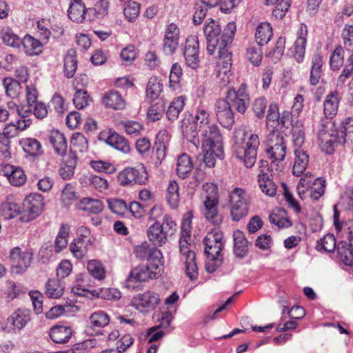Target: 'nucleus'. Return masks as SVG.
Segmentation results:
<instances>
[{"label":"nucleus","mask_w":353,"mask_h":353,"mask_svg":"<svg viewBox=\"0 0 353 353\" xmlns=\"http://www.w3.org/2000/svg\"><path fill=\"white\" fill-rule=\"evenodd\" d=\"M236 31L234 23H229L224 33L220 39H217L221 33V28L218 21L210 19L205 26L203 32L207 38V52L212 55L217 50V77L225 83L230 82L232 54L230 50V44Z\"/></svg>","instance_id":"f257e3e1"},{"label":"nucleus","mask_w":353,"mask_h":353,"mask_svg":"<svg viewBox=\"0 0 353 353\" xmlns=\"http://www.w3.org/2000/svg\"><path fill=\"white\" fill-rule=\"evenodd\" d=\"M202 214L205 220L214 226H219L223 221V215L219 206L220 196L218 186L213 183H205L202 187Z\"/></svg>","instance_id":"f03ea898"},{"label":"nucleus","mask_w":353,"mask_h":353,"mask_svg":"<svg viewBox=\"0 0 353 353\" xmlns=\"http://www.w3.org/2000/svg\"><path fill=\"white\" fill-rule=\"evenodd\" d=\"M259 145V137L256 134L245 131L243 137L235 141L234 151L247 168H252L256 162Z\"/></svg>","instance_id":"7ed1b4c3"},{"label":"nucleus","mask_w":353,"mask_h":353,"mask_svg":"<svg viewBox=\"0 0 353 353\" xmlns=\"http://www.w3.org/2000/svg\"><path fill=\"white\" fill-rule=\"evenodd\" d=\"M194 119L195 121L193 124L190 126H185L183 129V132L187 137L192 139V141L198 138L199 134L201 136L211 134L214 137L217 132H220L216 125H210V114L205 105H200L197 108ZM197 141H199V139H197Z\"/></svg>","instance_id":"20e7f679"},{"label":"nucleus","mask_w":353,"mask_h":353,"mask_svg":"<svg viewBox=\"0 0 353 353\" xmlns=\"http://www.w3.org/2000/svg\"><path fill=\"white\" fill-rule=\"evenodd\" d=\"M325 179L323 178L314 179L312 172H307L300 179L296 186V192L301 200L316 201L325 194Z\"/></svg>","instance_id":"39448f33"},{"label":"nucleus","mask_w":353,"mask_h":353,"mask_svg":"<svg viewBox=\"0 0 353 353\" xmlns=\"http://www.w3.org/2000/svg\"><path fill=\"white\" fill-rule=\"evenodd\" d=\"M163 263H146L131 269L125 280L126 287L135 289L141 283L157 279L161 276Z\"/></svg>","instance_id":"423d86ee"},{"label":"nucleus","mask_w":353,"mask_h":353,"mask_svg":"<svg viewBox=\"0 0 353 353\" xmlns=\"http://www.w3.org/2000/svg\"><path fill=\"white\" fill-rule=\"evenodd\" d=\"M228 203L232 221H239L248 216L250 201L245 189L242 188L232 189L229 193Z\"/></svg>","instance_id":"0eeeda50"},{"label":"nucleus","mask_w":353,"mask_h":353,"mask_svg":"<svg viewBox=\"0 0 353 353\" xmlns=\"http://www.w3.org/2000/svg\"><path fill=\"white\" fill-rule=\"evenodd\" d=\"M265 152L269 158L274 159L271 163V170L274 171V168L279 172L283 170V165H279L277 161H283L286 153V145L284 137L279 131H273L269 134L266 141Z\"/></svg>","instance_id":"6e6552de"},{"label":"nucleus","mask_w":353,"mask_h":353,"mask_svg":"<svg viewBox=\"0 0 353 353\" xmlns=\"http://www.w3.org/2000/svg\"><path fill=\"white\" fill-rule=\"evenodd\" d=\"M191 234H181L179 240L181 261L185 265L186 275L194 280L198 276V268L196 263V254L190 249Z\"/></svg>","instance_id":"1a4fd4ad"},{"label":"nucleus","mask_w":353,"mask_h":353,"mask_svg":"<svg viewBox=\"0 0 353 353\" xmlns=\"http://www.w3.org/2000/svg\"><path fill=\"white\" fill-rule=\"evenodd\" d=\"M318 141L322 150L331 154L337 143H343L338 136V131L332 121H326L321 124L318 132Z\"/></svg>","instance_id":"9d476101"},{"label":"nucleus","mask_w":353,"mask_h":353,"mask_svg":"<svg viewBox=\"0 0 353 353\" xmlns=\"http://www.w3.org/2000/svg\"><path fill=\"white\" fill-rule=\"evenodd\" d=\"M224 99L229 103L231 108L232 107L238 113L244 114L250 101L247 85L243 83L237 90L229 89Z\"/></svg>","instance_id":"9b49d317"},{"label":"nucleus","mask_w":353,"mask_h":353,"mask_svg":"<svg viewBox=\"0 0 353 353\" xmlns=\"http://www.w3.org/2000/svg\"><path fill=\"white\" fill-rule=\"evenodd\" d=\"M30 311L19 308L14 311L3 323L2 330L7 333H17L30 321Z\"/></svg>","instance_id":"f8f14e48"},{"label":"nucleus","mask_w":353,"mask_h":353,"mask_svg":"<svg viewBox=\"0 0 353 353\" xmlns=\"http://www.w3.org/2000/svg\"><path fill=\"white\" fill-rule=\"evenodd\" d=\"M160 301L158 293L146 290L134 296L131 300V305L141 312H149L154 310Z\"/></svg>","instance_id":"ddd939ff"},{"label":"nucleus","mask_w":353,"mask_h":353,"mask_svg":"<svg viewBox=\"0 0 353 353\" xmlns=\"http://www.w3.org/2000/svg\"><path fill=\"white\" fill-rule=\"evenodd\" d=\"M9 260L12 263V268L17 273H22L30 265L32 253L29 250H23L20 247L16 246L9 252Z\"/></svg>","instance_id":"4468645a"},{"label":"nucleus","mask_w":353,"mask_h":353,"mask_svg":"<svg viewBox=\"0 0 353 353\" xmlns=\"http://www.w3.org/2000/svg\"><path fill=\"white\" fill-rule=\"evenodd\" d=\"M199 41L196 35L189 36L185 41L183 56L185 64L189 68L196 70L200 63L199 59Z\"/></svg>","instance_id":"2eb2a0df"},{"label":"nucleus","mask_w":353,"mask_h":353,"mask_svg":"<svg viewBox=\"0 0 353 353\" xmlns=\"http://www.w3.org/2000/svg\"><path fill=\"white\" fill-rule=\"evenodd\" d=\"M23 205L24 210L28 213L27 221L33 220L41 214L44 210V197L38 193H31L25 197Z\"/></svg>","instance_id":"dca6fc26"},{"label":"nucleus","mask_w":353,"mask_h":353,"mask_svg":"<svg viewBox=\"0 0 353 353\" xmlns=\"http://www.w3.org/2000/svg\"><path fill=\"white\" fill-rule=\"evenodd\" d=\"M223 234L220 231L210 232L204 239L207 257L219 258L223 248Z\"/></svg>","instance_id":"f3484780"},{"label":"nucleus","mask_w":353,"mask_h":353,"mask_svg":"<svg viewBox=\"0 0 353 353\" xmlns=\"http://www.w3.org/2000/svg\"><path fill=\"white\" fill-rule=\"evenodd\" d=\"M214 112L217 121L223 127L230 128L234 123V112L224 99H219L216 101Z\"/></svg>","instance_id":"a211bd4d"},{"label":"nucleus","mask_w":353,"mask_h":353,"mask_svg":"<svg viewBox=\"0 0 353 353\" xmlns=\"http://www.w3.org/2000/svg\"><path fill=\"white\" fill-rule=\"evenodd\" d=\"M79 181L83 187L101 194H105L110 189L108 179L94 174H83Z\"/></svg>","instance_id":"6ab92c4d"},{"label":"nucleus","mask_w":353,"mask_h":353,"mask_svg":"<svg viewBox=\"0 0 353 353\" xmlns=\"http://www.w3.org/2000/svg\"><path fill=\"white\" fill-rule=\"evenodd\" d=\"M134 254L139 259H146V263H163L161 250L151 247L147 242L137 245L134 249Z\"/></svg>","instance_id":"aec40b11"},{"label":"nucleus","mask_w":353,"mask_h":353,"mask_svg":"<svg viewBox=\"0 0 353 353\" xmlns=\"http://www.w3.org/2000/svg\"><path fill=\"white\" fill-rule=\"evenodd\" d=\"M180 30L174 23H170L165 29L163 39V50L168 54H173L179 43Z\"/></svg>","instance_id":"412c9836"},{"label":"nucleus","mask_w":353,"mask_h":353,"mask_svg":"<svg viewBox=\"0 0 353 353\" xmlns=\"http://www.w3.org/2000/svg\"><path fill=\"white\" fill-rule=\"evenodd\" d=\"M2 172L3 175L7 178L8 182L12 186L21 187L27 181L26 174L20 167L6 164L3 166Z\"/></svg>","instance_id":"4be33fe9"},{"label":"nucleus","mask_w":353,"mask_h":353,"mask_svg":"<svg viewBox=\"0 0 353 353\" xmlns=\"http://www.w3.org/2000/svg\"><path fill=\"white\" fill-rule=\"evenodd\" d=\"M101 103L106 108L114 110H122L126 107V101L117 90H110L101 97Z\"/></svg>","instance_id":"5701e85b"},{"label":"nucleus","mask_w":353,"mask_h":353,"mask_svg":"<svg viewBox=\"0 0 353 353\" xmlns=\"http://www.w3.org/2000/svg\"><path fill=\"white\" fill-rule=\"evenodd\" d=\"M62 157L59 164V174L64 180L70 179L74 174V170L77 164V157L70 152Z\"/></svg>","instance_id":"b1692460"},{"label":"nucleus","mask_w":353,"mask_h":353,"mask_svg":"<svg viewBox=\"0 0 353 353\" xmlns=\"http://www.w3.org/2000/svg\"><path fill=\"white\" fill-rule=\"evenodd\" d=\"M202 141V152L205 153L207 150L210 154L222 156L223 154L222 138L220 132H217L216 137L211 134L206 136H201Z\"/></svg>","instance_id":"393cba45"},{"label":"nucleus","mask_w":353,"mask_h":353,"mask_svg":"<svg viewBox=\"0 0 353 353\" xmlns=\"http://www.w3.org/2000/svg\"><path fill=\"white\" fill-rule=\"evenodd\" d=\"M168 234L164 230L163 225L159 221H155L147 230L148 240L154 245L162 246L167 240Z\"/></svg>","instance_id":"a878e982"},{"label":"nucleus","mask_w":353,"mask_h":353,"mask_svg":"<svg viewBox=\"0 0 353 353\" xmlns=\"http://www.w3.org/2000/svg\"><path fill=\"white\" fill-rule=\"evenodd\" d=\"M339 102L340 94L337 90L332 91L326 96L323 103V112L328 121H332L336 115Z\"/></svg>","instance_id":"bb28decb"},{"label":"nucleus","mask_w":353,"mask_h":353,"mask_svg":"<svg viewBox=\"0 0 353 353\" xmlns=\"http://www.w3.org/2000/svg\"><path fill=\"white\" fill-rule=\"evenodd\" d=\"M73 334L71 327L63 325H56L52 327L49 332L51 340L56 343H65L69 341Z\"/></svg>","instance_id":"cd10ccee"},{"label":"nucleus","mask_w":353,"mask_h":353,"mask_svg":"<svg viewBox=\"0 0 353 353\" xmlns=\"http://www.w3.org/2000/svg\"><path fill=\"white\" fill-rule=\"evenodd\" d=\"M307 28L305 24H301L299 30V36L294 43V57L301 63L303 61L307 42Z\"/></svg>","instance_id":"c85d7f7f"},{"label":"nucleus","mask_w":353,"mask_h":353,"mask_svg":"<svg viewBox=\"0 0 353 353\" xmlns=\"http://www.w3.org/2000/svg\"><path fill=\"white\" fill-rule=\"evenodd\" d=\"M334 224L337 235L341 237H347L349 241L353 239V219H350L346 221H341L339 219V212L335 210Z\"/></svg>","instance_id":"c756f323"},{"label":"nucleus","mask_w":353,"mask_h":353,"mask_svg":"<svg viewBox=\"0 0 353 353\" xmlns=\"http://www.w3.org/2000/svg\"><path fill=\"white\" fill-rule=\"evenodd\" d=\"M269 220L279 229L289 228L292 225L288 212L282 208L274 210L269 216Z\"/></svg>","instance_id":"7c9ffc66"},{"label":"nucleus","mask_w":353,"mask_h":353,"mask_svg":"<svg viewBox=\"0 0 353 353\" xmlns=\"http://www.w3.org/2000/svg\"><path fill=\"white\" fill-rule=\"evenodd\" d=\"M105 141L108 144L120 150L123 153L128 154L131 151L129 141L125 137L114 131H109Z\"/></svg>","instance_id":"2f4dec72"},{"label":"nucleus","mask_w":353,"mask_h":353,"mask_svg":"<svg viewBox=\"0 0 353 353\" xmlns=\"http://www.w3.org/2000/svg\"><path fill=\"white\" fill-rule=\"evenodd\" d=\"M257 182L261 192L265 195L271 197L276 196L277 186L268 173L261 170L258 174Z\"/></svg>","instance_id":"473e14b6"},{"label":"nucleus","mask_w":353,"mask_h":353,"mask_svg":"<svg viewBox=\"0 0 353 353\" xmlns=\"http://www.w3.org/2000/svg\"><path fill=\"white\" fill-rule=\"evenodd\" d=\"M48 140L52 145L55 152L59 155L67 154V141L63 133L57 130H52L48 134Z\"/></svg>","instance_id":"72a5a7b5"},{"label":"nucleus","mask_w":353,"mask_h":353,"mask_svg":"<svg viewBox=\"0 0 353 353\" xmlns=\"http://www.w3.org/2000/svg\"><path fill=\"white\" fill-rule=\"evenodd\" d=\"M21 212L20 205L12 198H7L0 205V216L4 219H12L17 217Z\"/></svg>","instance_id":"f704fd0d"},{"label":"nucleus","mask_w":353,"mask_h":353,"mask_svg":"<svg viewBox=\"0 0 353 353\" xmlns=\"http://www.w3.org/2000/svg\"><path fill=\"white\" fill-rule=\"evenodd\" d=\"M21 43L25 53L28 56H37L43 52V46L41 41L30 34H26Z\"/></svg>","instance_id":"c9c22d12"},{"label":"nucleus","mask_w":353,"mask_h":353,"mask_svg":"<svg viewBox=\"0 0 353 353\" xmlns=\"http://www.w3.org/2000/svg\"><path fill=\"white\" fill-rule=\"evenodd\" d=\"M85 5L82 0H72L68 10L69 18L77 23H81L85 19L86 12Z\"/></svg>","instance_id":"e433bc0d"},{"label":"nucleus","mask_w":353,"mask_h":353,"mask_svg":"<svg viewBox=\"0 0 353 353\" xmlns=\"http://www.w3.org/2000/svg\"><path fill=\"white\" fill-rule=\"evenodd\" d=\"M165 198L171 209L179 208L180 203L179 185L176 181H170L166 190Z\"/></svg>","instance_id":"4c0bfd02"},{"label":"nucleus","mask_w":353,"mask_h":353,"mask_svg":"<svg viewBox=\"0 0 353 353\" xmlns=\"http://www.w3.org/2000/svg\"><path fill=\"white\" fill-rule=\"evenodd\" d=\"M273 36V29L270 23L262 22L258 25L255 32V39L259 46L267 44Z\"/></svg>","instance_id":"58836bf2"},{"label":"nucleus","mask_w":353,"mask_h":353,"mask_svg":"<svg viewBox=\"0 0 353 353\" xmlns=\"http://www.w3.org/2000/svg\"><path fill=\"white\" fill-rule=\"evenodd\" d=\"M79 208L88 213L97 214L103 210L104 205L100 199L85 197L80 200Z\"/></svg>","instance_id":"ea45409f"},{"label":"nucleus","mask_w":353,"mask_h":353,"mask_svg":"<svg viewBox=\"0 0 353 353\" xmlns=\"http://www.w3.org/2000/svg\"><path fill=\"white\" fill-rule=\"evenodd\" d=\"M117 128L123 129L130 137L140 136L144 131V126L141 123L129 119L120 121L117 124Z\"/></svg>","instance_id":"a19ab883"},{"label":"nucleus","mask_w":353,"mask_h":353,"mask_svg":"<svg viewBox=\"0 0 353 353\" xmlns=\"http://www.w3.org/2000/svg\"><path fill=\"white\" fill-rule=\"evenodd\" d=\"M234 252L239 257H243L248 252V241L241 230H235L233 233Z\"/></svg>","instance_id":"79ce46f5"},{"label":"nucleus","mask_w":353,"mask_h":353,"mask_svg":"<svg viewBox=\"0 0 353 353\" xmlns=\"http://www.w3.org/2000/svg\"><path fill=\"white\" fill-rule=\"evenodd\" d=\"M193 170V163L191 157L187 154H181L177 160L176 174L182 178H187Z\"/></svg>","instance_id":"37998d69"},{"label":"nucleus","mask_w":353,"mask_h":353,"mask_svg":"<svg viewBox=\"0 0 353 353\" xmlns=\"http://www.w3.org/2000/svg\"><path fill=\"white\" fill-rule=\"evenodd\" d=\"M64 291L65 287L60 279L53 278L48 280L45 287V293L48 297L59 299L63 296Z\"/></svg>","instance_id":"c03bdc74"},{"label":"nucleus","mask_w":353,"mask_h":353,"mask_svg":"<svg viewBox=\"0 0 353 353\" xmlns=\"http://www.w3.org/2000/svg\"><path fill=\"white\" fill-rule=\"evenodd\" d=\"M312 68L310 71V82L312 85H317L322 77L323 57L319 54H316L312 57Z\"/></svg>","instance_id":"a18cd8bd"},{"label":"nucleus","mask_w":353,"mask_h":353,"mask_svg":"<svg viewBox=\"0 0 353 353\" xmlns=\"http://www.w3.org/2000/svg\"><path fill=\"white\" fill-rule=\"evenodd\" d=\"M6 94L11 99H17L21 92V83L12 77H5L2 81Z\"/></svg>","instance_id":"49530a36"},{"label":"nucleus","mask_w":353,"mask_h":353,"mask_svg":"<svg viewBox=\"0 0 353 353\" xmlns=\"http://www.w3.org/2000/svg\"><path fill=\"white\" fill-rule=\"evenodd\" d=\"M163 90L162 79L156 76L150 77L146 87V97L151 100L159 99Z\"/></svg>","instance_id":"de8ad7c7"},{"label":"nucleus","mask_w":353,"mask_h":353,"mask_svg":"<svg viewBox=\"0 0 353 353\" xmlns=\"http://www.w3.org/2000/svg\"><path fill=\"white\" fill-rule=\"evenodd\" d=\"M77 63L75 51L68 50L63 59V72L67 78L74 77L77 69Z\"/></svg>","instance_id":"09e8293b"},{"label":"nucleus","mask_w":353,"mask_h":353,"mask_svg":"<svg viewBox=\"0 0 353 353\" xmlns=\"http://www.w3.org/2000/svg\"><path fill=\"white\" fill-rule=\"evenodd\" d=\"M295 161L292 168V173L296 176L303 174L308 164V156L303 150L295 151Z\"/></svg>","instance_id":"8fccbe9b"},{"label":"nucleus","mask_w":353,"mask_h":353,"mask_svg":"<svg viewBox=\"0 0 353 353\" xmlns=\"http://www.w3.org/2000/svg\"><path fill=\"white\" fill-rule=\"evenodd\" d=\"M89 165L94 171L98 173L112 175L117 172L116 165L109 161L92 160L90 161Z\"/></svg>","instance_id":"3c124183"},{"label":"nucleus","mask_w":353,"mask_h":353,"mask_svg":"<svg viewBox=\"0 0 353 353\" xmlns=\"http://www.w3.org/2000/svg\"><path fill=\"white\" fill-rule=\"evenodd\" d=\"M183 75L181 66L175 63L172 65L169 76V88L172 91L180 90L181 88V79Z\"/></svg>","instance_id":"603ef678"},{"label":"nucleus","mask_w":353,"mask_h":353,"mask_svg":"<svg viewBox=\"0 0 353 353\" xmlns=\"http://www.w3.org/2000/svg\"><path fill=\"white\" fill-rule=\"evenodd\" d=\"M20 145L23 150L30 155L37 156L42 153L40 142L36 139L24 138L20 141Z\"/></svg>","instance_id":"864d4df0"},{"label":"nucleus","mask_w":353,"mask_h":353,"mask_svg":"<svg viewBox=\"0 0 353 353\" xmlns=\"http://www.w3.org/2000/svg\"><path fill=\"white\" fill-rule=\"evenodd\" d=\"M345 50L342 46L335 47L330 59V66L333 71L339 70L344 63Z\"/></svg>","instance_id":"5fc2aeb1"},{"label":"nucleus","mask_w":353,"mask_h":353,"mask_svg":"<svg viewBox=\"0 0 353 353\" xmlns=\"http://www.w3.org/2000/svg\"><path fill=\"white\" fill-rule=\"evenodd\" d=\"M165 110V103L163 99H159L152 103L147 112V118L152 122L159 120Z\"/></svg>","instance_id":"6e6d98bb"},{"label":"nucleus","mask_w":353,"mask_h":353,"mask_svg":"<svg viewBox=\"0 0 353 353\" xmlns=\"http://www.w3.org/2000/svg\"><path fill=\"white\" fill-rule=\"evenodd\" d=\"M185 98L183 96L175 97L170 103L167 116L168 119L174 120L178 118L180 112L183 110L185 105Z\"/></svg>","instance_id":"4d7b16f0"},{"label":"nucleus","mask_w":353,"mask_h":353,"mask_svg":"<svg viewBox=\"0 0 353 353\" xmlns=\"http://www.w3.org/2000/svg\"><path fill=\"white\" fill-rule=\"evenodd\" d=\"M89 320L92 327L100 328L108 325L110 323V318L104 311L99 310L93 312L90 315Z\"/></svg>","instance_id":"13d9d810"},{"label":"nucleus","mask_w":353,"mask_h":353,"mask_svg":"<svg viewBox=\"0 0 353 353\" xmlns=\"http://www.w3.org/2000/svg\"><path fill=\"white\" fill-rule=\"evenodd\" d=\"M290 125L293 136L296 137V141H303L305 135L304 120L299 116L292 117Z\"/></svg>","instance_id":"bf43d9fd"},{"label":"nucleus","mask_w":353,"mask_h":353,"mask_svg":"<svg viewBox=\"0 0 353 353\" xmlns=\"http://www.w3.org/2000/svg\"><path fill=\"white\" fill-rule=\"evenodd\" d=\"M70 250L77 259H83L88 252V243L85 239H75L70 245Z\"/></svg>","instance_id":"052dcab7"},{"label":"nucleus","mask_w":353,"mask_h":353,"mask_svg":"<svg viewBox=\"0 0 353 353\" xmlns=\"http://www.w3.org/2000/svg\"><path fill=\"white\" fill-rule=\"evenodd\" d=\"M109 209L112 213L119 216H124L128 210L126 201L122 199L111 198L107 200Z\"/></svg>","instance_id":"680f3d73"},{"label":"nucleus","mask_w":353,"mask_h":353,"mask_svg":"<svg viewBox=\"0 0 353 353\" xmlns=\"http://www.w3.org/2000/svg\"><path fill=\"white\" fill-rule=\"evenodd\" d=\"M109 0H99L93 7L88 8V10L97 19H103L108 15L110 8Z\"/></svg>","instance_id":"e2e57ef3"},{"label":"nucleus","mask_w":353,"mask_h":353,"mask_svg":"<svg viewBox=\"0 0 353 353\" xmlns=\"http://www.w3.org/2000/svg\"><path fill=\"white\" fill-rule=\"evenodd\" d=\"M89 273L98 280H103L105 278V270L102 263L98 260L89 261L87 265Z\"/></svg>","instance_id":"0e129e2a"},{"label":"nucleus","mask_w":353,"mask_h":353,"mask_svg":"<svg viewBox=\"0 0 353 353\" xmlns=\"http://www.w3.org/2000/svg\"><path fill=\"white\" fill-rule=\"evenodd\" d=\"M71 148L75 152H83L88 148V143L87 139L83 134L79 132L74 133L70 141Z\"/></svg>","instance_id":"69168bd1"},{"label":"nucleus","mask_w":353,"mask_h":353,"mask_svg":"<svg viewBox=\"0 0 353 353\" xmlns=\"http://www.w3.org/2000/svg\"><path fill=\"white\" fill-rule=\"evenodd\" d=\"M353 76V52L347 59V64L343 68L341 74L337 79L338 85H343Z\"/></svg>","instance_id":"338daca9"},{"label":"nucleus","mask_w":353,"mask_h":353,"mask_svg":"<svg viewBox=\"0 0 353 353\" xmlns=\"http://www.w3.org/2000/svg\"><path fill=\"white\" fill-rule=\"evenodd\" d=\"M341 132L343 134L341 138L343 143L347 140L352 141L353 138V118L348 117L344 119L341 123Z\"/></svg>","instance_id":"774afa93"}]
</instances>
